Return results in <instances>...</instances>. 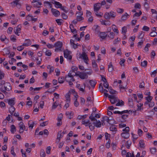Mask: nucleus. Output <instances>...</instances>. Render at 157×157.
Here are the masks:
<instances>
[{"label":"nucleus","instance_id":"43","mask_svg":"<svg viewBox=\"0 0 157 157\" xmlns=\"http://www.w3.org/2000/svg\"><path fill=\"white\" fill-rule=\"evenodd\" d=\"M89 122H90V121L89 120H87L86 121L84 120V121H82V124H84L85 125V126H88V125H89V124H88V123L89 124V123H90Z\"/></svg>","mask_w":157,"mask_h":157},{"label":"nucleus","instance_id":"63","mask_svg":"<svg viewBox=\"0 0 157 157\" xmlns=\"http://www.w3.org/2000/svg\"><path fill=\"white\" fill-rule=\"evenodd\" d=\"M142 29H143V30L144 31H148L149 30V28L148 27H147L146 26H144L143 27Z\"/></svg>","mask_w":157,"mask_h":157},{"label":"nucleus","instance_id":"27","mask_svg":"<svg viewBox=\"0 0 157 157\" xmlns=\"http://www.w3.org/2000/svg\"><path fill=\"white\" fill-rule=\"evenodd\" d=\"M43 51H46L45 52V54L46 56H51L52 53L51 52V51L48 50H46V48H44L43 49Z\"/></svg>","mask_w":157,"mask_h":157},{"label":"nucleus","instance_id":"25","mask_svg":"<svg viewBox=\"0 0 157 157\" xmlns=\"http://www.w3.org/2000/svg\"><path fill=\"white\" fill-rule=\"evenodd\" d=\"M129 15L127 13H125L124 14L122 15L121 17V20L122 21H125L126 20Z\"/></svg>","mask_w":157,"mask_h":157},{"label":"nucleus","instance_id":"26","mask_svg":"<svg viewBox=\"0 0 157 157\" xmlns=\"http://www.w3.org/2000/svg\"><path fill=\"white\" fill-rule=\"evenodd\" d=\"M117 102L116 104V106H121L124 104V102L121 100L120 101L119 99V101Z\"/></svg>","mask_w":157,"mask_h":157},{"label":"nucleus","instance_id":"7","mask_svg":"<svg viewBox=\"0 0 157 157\" xmlns=\"http://www.w3.org/2000/svg\"><path fill=\"white\" fill-rule=\"evenodd\" d=\"M70 52L67 50H66L64 51V57L65 58H67L70 60L72 59V56L70 55Z\"/></svg>","mask_w":157,"mask_h":157},{"label":"nucleus","instance_id":"8","mask_svg":"<svg viewBox=\"0 0 157 157\" xmlns=\"http://www.w3.org/2000/svg\"><path fill=\"white\" fill-rule=\"evenodd\" d=\"M51 11L53 15L56 17H57L60 15L59 11L56 9L52 8Z\"/></svg>","mask_w":157,"mask_h":157},{"label":"nucleus","instance_id":"58","mask_svg":"<svg viewBox=\"0 0 157 157\" xmlns=\"http://www.w3.org/2000/svg\"><path fill=\"white\" fill-rule=\"evenodd\" d=\"M99 89L100 91L101 92H103L104 88H103V87L102 86V85L101 83H100L99 84Z\"/></svg>","mask_w":157,"mask_h":157},{"label":"nucleus","instance_id":"14","mask_svg":"<svg viewBox=\"0 0 157 157\" xmlns=\"http://www.w3.org/2000/svg\"><path fill=\"white\" fill-rule=\"evenodd\" d=\"M36 124L35 123H34V122L33 121L30 120L28 122V125L29 128L32 129L34 126V125Z\"/></svg>","mask_w":157,"mask_h":157},{"label":"nucleus","instance_id":"39","mask_svg":"<svg viewBox=\"0 0 157 157\" xmlns=\"http://www.w3.org/2000/svg\"><path fill=\"white\" fill-rule=\"evenodd\" d=\"M102 119H103L105 121H106L109 124H111L110 122H109V118L107 116H105L102 118Z\"/></svg>","mask_w":157,"mask_h":157},{"label":"nucleus","instance_id":"32","mask_svg":"<svg viewBox=\"0 0 157 157\" xmlns=\"http://www.w3.org/2000/svg\"><path fill=\"white\" fill-rule=\"evenodd\" d=\"M10 131L12 133H14L16 131V127L14 125H12L10 127Z\"/></svg>","mask_w":157,"mask_h":157},{"label":"nucleus","instance_id":"54","mask_svg":"<svg viewBox=\"0 0 157 157\" xmlns=\"http://www.w3.org/2000/svg\"><path fill=\"white\" fill-rule=\"evenodd\" d=\"M51 147L50 146L48 147L46 149V153L48 154H49L50 153Z\"/></svg>","mask_w":157,"mask_h":157},{"label":"nucleus","instance_id":"6","mask_svg":"<svg viewBox=\"0 0 157 157\" xmlns=\"http://www.w3.org/2000/svg\"><path fill=\"white\" fill-rule=\"evenodd\" d=\"M80 56L79 58H81L82 57L83 59L84 60V62L88 64L87 62L88 61V58L87 57V55L86 54L85 52H83L82 54H80Z\"/></svg>","mask_w":157,"mask_h":157},{"label":"nucleus","instance_id":"30","mask_svg":"<svg viewBox=\"0 0 157 157\" xmlns=\"http://www.w3.org/2000/svg\"><path fill=\"white\" fill-rule=\"evenodd\" d=\"M25 41H27L26 43H24L23 44V45L25 46H29L31 44V41L29 40H26Z\"/></svg>","mask_w":157,"mask_h":157},{"label":"nucleus","instance_id":"55","mask_svg":"<svg viewBox=\"0 0 157 157\" xmlns=\"http://www.w3.org/2000/svg\"><path fill=\"white\" fill-rule=\"evenodd\" d=\"M144 34L143 32H141L140 35H139L138 38L139 39H142L143 38Z\"/></svg>","mask_w":157,"mask_h":157},{"label":"nucleus","instance_id":"1","mask_svg":"<svg viewBox=\"0 0 157 157\" xmlns=\"http://www.w3.org/2000/svg\"><path fill=\"white\" fill-rule=\"evenodd\" d=\"M116 15V13L111 11L109 13H105L104 17L106 19H109L110 18L113 19L115 18Z\"/></svg>","mask_w":157,"mask_h":157},{"label":"nucleus","instance_id":"59","mask_svg":"<svg viewBox=\"0 0 157 157\" xmlns=\"http://www.w3.org/2000/svg\"><path fill=\"white\" fill-rule=\"evenodd\" d=\"M129 128L128 127H126L123 130V131L124 132H129Z\"/></svg>","mask_w":157,"mask_h":157},{"label":"nucleus","instance_id":"28","mask_svg":"<svg viewBox=\"0 0 157 157\" xmlns=\"http://www.w3.org/2000/svg\"><path fill=\"white\" fill-rule=\"evenodd\" d=\"M37 0H33L32 3H33L36 2V4H33V5L34 6H37V7L39 8V7L38 6L39 5H41L42 4L40 2H38Z\"/></svg>","mask_w":157,"mask_h":157},{"label":"nucleus","instance_id":"46","mask_svg":"<svg viewBox=\"0 0 157 157\" xmlns=\"http://www.w3.org/2000/svg\"><path fill=\"white\" fill-rule=\"evenodd\" d=\"M40 156L41 157H45V153L43 149L41 150L40 153Z\"/></svg>","mask_w":157,"mask_h":157},{"label":"nucleus","instance_id":"38","mask_svg":"<svg viewBox=\"0 0 157 157\" xmlns=\"http://www.w3.org/2000/svg\"><path fill=\"white\" fill-rule=\"evenodd\" d=\"M112 29L114 32L116 33H118V30L117 28H116V26L114 25H112Z\"/></svg>","mask_w":157,"mask_h":157},{"label":"nucleus","instance_id":"41","mask_svg":"<svg viewBox=\"0 0 157 157\" xmlns=\"http://www.w3.org/2000/svg\"><path fill=\"white\" fill-rule=\"evenodd\" d=\"M153 98L152 97L149 95L147 97H146L145 98L146 100H147L149 102H151Z\"/></svg>","mask_w":157,"mask_h":157},{"label":"nucleus","instance_id":"53","mask_svg":"<svg viewBox=\"0 0 157 157\" xmlns=\"http://www.w3.org/2000/svg\"><path fill=\"white\" fill-rule=\"evenodd\" d=\"M109 90L111 94H113L116 93V91L113 90H112L111 88H109Z\"/></svg>","mask_w":157,"mask_h":157},{"label":"nucleus","instance_id":"56","mask_svg":"<svg viewBox=\"0 0 157 157\" xmlns=\"http://www.w3.org/2000/svg\"><path fill=\"white\" fill-rule=\"evenodd\" d=\"M55 71L56 73V75L57 76H59L60 74V71L59 69L56 68L55 70Z\"/></svg>","mask_w":157,"mask_h":157},{"label":"nucleus","instance_id":"50","mask_svg":"<svg viewBox=\"0 0 157 157\" xmlns=\"http://www.w3.org/2000/svg\"><path fill=\"white\" fill-rule=\"evenodd\" d=\"M151 46V44H146L144 48V50L146 51L147 52L149 50L148 48L150 47Z\"/></svg>","mask_w":157,"mask_h":157},{"label":"nucleus","instance_id":"29","mask_svg":"<svg viewBox=\"0 0 157 157\" xmlns=\"http://www.w3.org/2000/svg\"><path fill=\"white\" fill-rule=\"evenodd\" d=\"M15 110V108L13 106H10L9 108V111L11 115H12Z\"/></svg>","mask_w":157,"mask_h":157},{"label":"nucleus","instance_id":"20","mask_svg":"<svg viewBox=\"0 0 157 157\" xmlns=\"http://www.w3.org/2000/svg\"><path fill=\"white\" fill-rule=\"evenodd\" d=\"M99 36L102 39H104L106 38V37L107 36V35L106 34L105 32H100Z\"/></svg>","mask_w":157,"mask_h":157},{"label":"nucleus","instance_id":"19","mask_svg":"<svg viewBox=\"0 0 157 157\" xmlns=\"http://www.w3.org/2000/svg\"><path fill=\"white\" fill-rule=\"evenodd\" d=\"M10 4L12 5L13 6H17L18 8H20V4L18 2L14 1L11 2Z\"/></svg>","mask_w":157,"mask_h":157},{"label":"nucleus","instance_id":"60","mask_svg":"<svg viewBox=\"0 0 157 157\" xmlns=\"http://www.w3.org/2000/svg\"><path fill=\"white\" fill-rule=\"evenodd\" d=\"M142 14V12L141 11H140L139 13H135L133 16V17H135V16L136 17H139L140 16L141 14Z\"/></svg>","mask_w":157,"mask_h":157},{"label":"nucleus","instance_id":"24","mask_svg":"<svg viewBox=\"0 0 157 157\" xmlns=\"http://www.w3.org/2000/svg\"><path fill=\"white\" fill-rule=\"evenodd\" d=\"M108 71L109 72H112L114 69L113 66L112 65L111 62H110L109 64L108 65Z\"/></svg>","mask_w":157,"mask_h":157},{"label":"nucleus","instance_id":"42","mask_svg":"<svg viewBox=\"0 0 157 157\" xmlns=\"http://www.w3.org/2000/svg\"><path fill=\"white\" fill-rule=\"evenodd\" d=\"M126 147L128 149H129L131 146V142L130 140H128L125 143Z\"/></svg>","mask_w":157,"mask_h":157},{"label":"nucleus","instance_id":"49","mask_svg":"<svg viewBox=\"0 0 157 157\" xmlns=\"http://www.w3.org/2000/svg\"><path fill=\"white\" fill-rule=\"evenodd\" d=\"M24 46L23 45L21 46H18L17 48V50L19 51H22L24 48Z\"/></svg>","mask_w":157,"mask_h":157},{"label":"nucleus","instance_id":"51","mask_svg":"<svg viewBox=\"0 0 157 157\" xmlns=\"http://www.w3.org/2000/svg\"><path fill=\"white\" fill-rule=\"evenodd\" d=\"M89 119H90L92 121H97V120L94 118V117L93 113H92L91 115L89 117Z\"/></svg>","mask_w":157,"mask_h":157},{"label":"nucleus","instance_id":"22","mask_svg":"<svg viewBox=\"0 0 157 157\" xmlns=\"http://www.w3.org/2000/svg\"><path fill=\"white\" fill-rule=\"evenodd\" d=\"M96 122H94L93 124L95 125V126L98 128H100L101 127V124L100 121H96Z\"/></svg>","mask_w":157,"mask_h":157},{"label":"nucleus","instance_id":"48","mask_svg":"<svg viewBox=\"0 0 157 157\" xmlns=\"http://www.w3.org/2000/svg\"><path fill=\"white\" fill-rule=\"evenodd\" d=\"M63 21V20L61 19H57L56 20V21L59 25H61Z\"/></svg>","mask_w":157,"mask_h":157},{"label":"nucleus","instance_id":"62","mask_svg":"<svg viewBox=\"0 0 157 157\" xmlns=\"http://www.w3.org/2000/svg\"><path fill=\"white\" fill-rule=\"evenodd\" d=\"M150 151L152 154H154L156 152V149L155 147L152 148L150 149Z\"/></svg>","mask_w":157,"mask_h":157},{"label":"nucleus","instance_id":"2","mask_svg":"<svg viewBox=\"0 0 157 157\" xmlns=\"http://www.w3.org/2000/svg\"><path fill=\"white\" fill-rule=\"evenodd\" d=\"M65 79L69 82V84L70 85H72L73 83H72V82H74L75 81L74 76H72L71 72L68 73V75L65 77Z\"/></svg>","mask_w":157,"mask_h":157},{"label":"nucleus","instance_id":"17","mask_svg":"<svg viewBox=\"0 0 157 157\" xmlns=\"http://www.w3.org/2000/svg\"><path fill=\"white\" fill-rule=\"evenodd\" d=\"M7 85L4 86L5 90L7 91H9L11 90V87L10 85V83H6Z\"/></svg>","mask_w":157,"mask_h":157},{"label":"nucleus","instance_id":"13","mask_svg":"<svg viewBox=\"0 0 157 157\" xmlns=\"http://www.w3.org/2000/svg\"><path fill=\"white\" fill-rule=\"evenodd\" d=\"M72 70L71 71H70L68 73H69L71 72V73L72 75L73 76H75V74L76 73L75 71H77L78 68L75 66H73L72 67Z\"/></svg>","mask_w":157,"mask_h":157},{"label":"nucleus","instance_id":"34","mask_svg":"<svg viewBox=\"0 0 157 157\" xmlns=\"http://www.w3.org/2000/svg\"><path fill=\"white\" fill-rule=\"evenodd\" d=\"M110 130L111 131L115 132L117 131V129L114 125H112L110 127Z\"/></svg>","mask_w":157,"mask_h":157},{"label":"nucleus","instance_id":"16","mask_svg":"<svg viewBox=\"0 0 157 157\" xmlns=\"http://www.w3.org/2000/svg\"><path fill=\"white\" fill-rule=\"evenodd\" d=\"M121 136L124 138L127 139L129 137L130 134L129 132H122L121 133Z\"/></svg>","mask_w":157,"mask_h":157},{"label":"nucleus","instance_id":"47","mask_svg":"<svg viewBox=\"0 0 157 157\" xmlns=\"http://www.w3.org/2000/svg\"><path fill=\"white\" fill-rule=\"evenodd\" d=\"M150 35L151 37H154L157 35V33L156 32H152L150 33Z\"/></svg>","mask_w":157,"mask_h":157},{"label":"nucleus","instance_id":"61","mask_svg":"<svg viewBox=\"0 0 157 157\" xmlns=\"http://www.w3.org/2000/svg\"><path fill=\"white\" fill-rule=\"evenodd\" d=\"M83 17L81 16H78L77 17V19L78 21H80L83 20Z\"/></svg>","mask_w":157,"mask_h":157},{"label":"nucleus","instance_id":"3","mask_svg":"<svg viewBox=\"0 0 157 157\" xmlns=\"http://www.w3.org/2000/svg\"><path fill=\"white\" fill-rule=\"evenodd\" d=\"M55 47L56 48L55 51L57 52L61 50V48L62 46V43L61 42L58 41L55 44Z\"/></svg>","mask_w":157,"mask_h":157},{"label":"nucleus","instance_id":"37","mask_svg":"<svg viewBox=\"0 0 157 157\" xmlns=\"http://www.w3.org/2000/svg\"><path fill=\"white\" fill-rule=\"evenodd\" d=\"M66 114L67 115L69 116L68 117V118L69 119H71L73 118V114L71 112H67L66 113Z\"/></svg>","mask_w":157,"mask_h":157},{"label":"nucleus","instance_id":"9","mask_svg":"<svg viewBox=\"0 0 157 157\" xmlns=\"http://www.w3.org/2000/svg\"><path fill=\"white\" fill-rule=\"evenodd\" d=\"M101 6L100 3L95 4L94 5V11L97 13V12L100 9Z\"/></svg>","mask_w":157,"mask_h":157},{"label":"nucleus","instance_id":"10","mask_svg":"<svg viewBox=\"0 0 157 157\" xmlns=\"http://www.w3.org/2000/svg\"><path fill=\"white\" fill-rule=\"evenodd\" d=\"M92 64L93 68L94 69L95 71L96 72L98 71L99 69L98 68V66L95 61L94 60H93L92 61Z\"/></svg>","mask_w":157,"mask_h":157},{"label":"nucleus","instance_id":"21","mask_svg":"<svg viewBox=\"0 0 157 157\" xmlns=\"http://www.w3.org/2000/svg\"><path fill=\"white\" fill-rule=\"evenodd\" d=\"M21 26L20 25H18L16 27V31H14L15 33L16 34L19 36L18 33H20L21 30Z\"/></svg>","mask_w":157,"mask_h":157},{"label":"nucleus","instance_id":"57","mask_svg":"<svg viewBox=\"0 0 157 157\" xmlns=\"http://www.w3.org/2000/svg\"><path fill=\"white\" fill-rule=\"evenodd\" d=\"M80 103L82 105H83L85 104V99L81 97L80 98Z\"/></svg>","mask_w":157,"mask_h":157},{"label":"nucleus","instance_id":"11","mask_svg":"<svg viewBox=\"0 0 157 157\" xmlns=\"http://www.w3.org/2000/svg\"><path fill=\"white\" fill-rule=\"evenodd\" d=\"M15 98H11L7 100L8 104L10 106H13L15 104Z\"/></svg>","mask_w":157,"mask_h":157},{"label":"nucleus","instance_id":"64","mask_svg":"<svg viewBox=\"0 0 157 157\" xmlns=\"http://www.w3.org/2000/svg\"><path fill=\"white\" fill-rule=\"evenodd\" d=\"M103 85L105 88L107 89H108V88L109 86V85L108 82H104V83L103 84Z\"/></svg>","mask_w":157,"mask_h":157},{"label":"nucleus","instance_id":"44","mask_svg":"<svg viewBox=\"0 0 157 157\" xmlns=\"http://www.w3.org/2000/svg\"><path fill=\"white\" fill-rule=\"evenodd\" d=\"M140 146V147H144V143L143 140H141L139 141Z\"/></svg>","mask_w":157,"mask_h":157},{"label":"nucleus","instance_id":"12","mask_svg":"<svg viewBox=\"0 0 157 157\" xmlns=\"http://www.w3.org/2000/svg\"><path fill=\"white\" fill-rule=\"evenodd\" d=\"M74 41L72 39H71L70 40V44L74 49H76L77 48H78V46H80V45H78V44H75V43H74Z\"/></svg>","mask_w":157,"mask_h":157},{"label":"nucleus","instance_id":"4","mask_svg":"<svg viewBox=\"0 0 157 157\" xmlns=\"http://www.w3.org/2000/svg\"><path fill=\"white\" fill-rule=\"evenodd\" d=\"M108 98L110 99V101L112 104L116 103L119 101V99L114 95H109Z\"/></svg>","mask_w":157,"mask_h":157},{"label":"nucleus","instance_id":"31","mask_svg":"<svg viewBox=\"0 0 157 157\" xmlns=\"http://www.w3.org/2000/svg\"><path fill=\"white\" fill-rule=\"evenodd\" d=\"M70 27L71 32L74 34L76 33V30L74 28V26L72 25L71 24Z\"/></svg>","mask_w":157,"mask_h":157},{"label":"nucleus","instance_id":"45","mask_svg":"<svg viewBox=\"0 0 157 157\" xmlns=\"http://www.w3.org/2000/svg\"><path fill=\"white\" fill-rule=\"evenodd\" d=\"M141 66L142 67H145L147 66V62L146 60H144L143 62H141Z\"/></svg>","mask_w":157,"mask_h":157},{"label":"nucleus","instance_id":"40","mask_svg":"<svg viewBox=\"0 0 157 157\" xmlns=\"http://www.w3.org/2000/svg\"><path fill=\"white\" fill-rule=\"evenodd\" d=\"M64 78L63 77H59L58 79L59 83H63L64 82Z\"/></svg>","mask_w":157,"mask_h":157},{"label":"nucleus","instance_id":"23","mask_svg":"<svg viewBox=\"0 0 157 157\" xmlns=\"http://www.w3.org/2000/svg\"><path fill=\"white\" fill-rule=\"evenodd\" d=\"M53 1L54 2V4L56 8H60V7H62V5L59 2H56L54 0H53Z\"/></svg>","mask_w":157,"mask_h":157},{"label":"nucleus","instance_id":"36","mask_svg":"<svg viewBox=\"0 0 157 157\" xmlns=\"http://www.w3.org/2000/svg\"><path fill=\"white\" fill-rule=\"evenodd\" d=\"M114 33L113 32H110L109 34L107 35V36L109 37V38L113 39L114 38Z\"/></svg>","mask_w":157,"mask_h":157},{"label":"nucleus","instance_id":"52","mask_svg":"<svg viewBox=\"0 0 157 157\" xmlns=\"http://www.w3.org/2000/svg\"><path fill=\"white\" fill-rule=\"evenodd\" d=\"M11 154L14 156L16 155V154L14 152V147L13 146H12L11 148Z\"/></svg>","mask_w":157,"mask_h":157},{"label":"nucleus","instance_id":"18","mask_svg":"<svg viewBox=\"0 0 157 157\" xmlns=\"http://www.w3.org/2000/svg\"><path fill=\"white\" fill-rule=\"evenodd\" d=\"M18 126L21 129L24 128V130L26 131H27L28 130V128L25 129V127L24 123L22 122H20L18 124Z\"/></svg>","mask_w":157,"mask_h":157},{"label":"nucleus","instance_id":"5","mask_svg":"<svg viewBox=\"0 0 157 157\" xmlns=\"http://www.w3.org/2000/svg\"><path fill=\"white\" fill-rule=\"evenodd\" d=\"M78 72L79 73H75V75L78 76L80 78L82 79H86L88 78V76L86 75V73L79 72Z\"/></svg>","mask_w":157,"mask_h":157},{"label":"nucleus","instance_id":"15","mask_svg":"<svg viewBox=\"0 0 157 157\" xmlns=\"http://www.w3.org/2000/svg\"><path fill=\"white\" fill-rule=\"evenodd\" d=\"M65 133L64 132H62L61 131H59L58 132V135L57 136V139L60 140V139L63 136L64 134Z\"/></svg>","mask_w":157,"mask_h":157},{"label":"nucleus","instance_id":"35","mask_svg":"<svg viewBox=\"0 0 157 157\" xmlns=\"http://www.w3.org/2000/svg\"><path fill=\"white\" fill-rule=\"evenodd\" d=\"M66 100L67 102H70V94L69 93H67L65 96Z\"/></svg>","mask_w":157,"mask_h":157},{"label":"nucleus","instance_id":"33","mask_svg":"<svg viewBox=\"0 0 157 157\" xmlns=\"http://www.w3.org/2000/svg\"><path fill=\"white\" fill-rule=\"evenodd\" d=\"M90 85L91 86L94 88L95 87V85L96 84V82L95 81L93 80H90Z\"/></svg>","mask_w":157,"mask_h":157}]
</instances>
